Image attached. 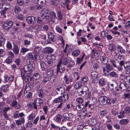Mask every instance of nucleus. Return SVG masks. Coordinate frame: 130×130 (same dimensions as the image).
Instances as JSON below:
<instances>
[{"label":"nucleus","instance_id":"nucleus-1","mask_svg":"<svg viewBox=\"0 0 130 130\" xmlns=\"http://www.w3.org/2000/svg\"><path fill=\"white\" fill-rule=\"evenodd\" d=\"M32 65L31 64L25 65L24 67L21 69V70H24V72L27 74L28 77H30L32 72Z\"/></svg>","mask_w":130,"mask_h":130},{"label":"nucleus","instance_id":"nucleus-2","mask_svg":"<svg viewBox=\"0 0 130 130\" xmlns=\"http://www.w3.org/2000/svg\"><path fill=\"white\" fill-rule=\"evenodd\" d=\"M49 11L46 9H42L41 12V17L44 20H48L49 19Z\"/></svg>","mask_w":130,"mask_h":130},{"label":"nucleus","instance_id":"nucleus-3","mask_svg":"<svg viewBox=\"0 0 130 130\" xmlns=\"http://www.w3.org/2000/svg\"><path fill=\"white\" fill-rule=\"evenodd\" d=\"M55 91L57 94H62L65 91V88L64 86L62 84L57 85Z\"/></svg>","mask_w":130,"mask_h":130},{"label":"nucleus","instance_id":"nucleus-4","mask_svg":"<svg viewBox=\"0 0 130 130\" xmlns=\"http://www.w3.org/2000/svg\"><path fill=\"white\" fill-rule=\"evenodd\" d=\"M13 22L11 21H7L4 22L3 24V28L6 30H8L12 26Z\"/></svg>","mask_w":130,"mask_h":130},{"label":"nucleus","instance_id":"nucleus-5","mask_svg":"<svg viewBox=\"0 0 130 130\" xmlns=\"http://www.w3.org/2000/svg\"><path fill=\"white\" fill-rule=\"evenodd\" d=\"M91 78L93 79L92 83L93 84L96 83L99 79L98 73L96 71H93L91 73Z\"/></svg>","mask_w":130,"mask_h":130},{"label":"nucleus","instance_id":"nucleus-6","mask_svg":"<svg viewBox=\"0 0 130 130\" xmlns=\"http://www.w3.org/2000/svg\"><path fill=\"white\" fill-rule=\"evenodd\" d=\"M45 71H46V73L47 75L50 78V81L52 83L54 81V79H52L53 76L54 75V71L53 70L51 69H50L48 68H46Z\"/></svg>","mask_w":130,"mask_h":130},{"label":"nucleus","instance_id":"nucleus-7","mask_svg":"<svg viewBox=\"0 0 130 130\" xmlns=\"http://www.w3.org/2000/svg\"><path fill=\"white\" fill-rule=\"evenodd\" d=\"M48 35V39L47 40V41L48 44L51 43H52L51 41L55 42L56 38V36L54 35L53 32H49Z\"/></svg>","mask_w":130,"mask_h":130},{"label":"nucleus","instance_id":"nucleus-8","mask_svg":"<svg viewBox=\"0 0 130 130\" xmlns=\"http://www.w3.org/2000/svg\"><path fill=\"white\" fill-rule=\"evenodd\" d=\"M27 22L29 24H33L36 21V17L30 16H28L26 18Z\"/></svg>","mask_w":130,"mask_h":130},{"label":"nucleus","instance_id":"nucleus-9","mask_svg":"<svg viewBox=\"0 0 130 130\" xmlns=\"http://www.w3.org/2000/svg\"><path fill=\"white\" fill-rule=\"evenodd\" d=\"M112 66L109 64L106 65L105 67H102L103 72L106 75H108V74L107 75L106 73H105L106 71L108 73L112 70Z\"/></svg>","mask_w":130,"mask_h":130},{"label":"nucleus","instance_id":"nucleus-10","mask_svg":"<svg viewBox=\"0 0 130 130\" xmlns=\"http://www.w3.org/2000/svg\"><path fill=\"white\" fill-rule=\"evenodd\" d=\"M57 73L58 74V72L61 73L64 72L65 70V68L64 67L62 66L60 62H59L57 66Z\"/></svg>","mask_w":130,"mask_h":130},{"label":"nucleus","instance_id":"nucleus-11","mask_svg":"<svg viewBox=\"0 0 130 130\" xmlns=\"http://www.w3.org/2000/svg\"><path fill=\"white\" fill-rule=\"evenodd\" d=\"M106 99H107V98L106 97L102 96L99 98L98 101L100 104L101 105H104L106 104Z\"/></svg>","mask_w":130,"mask_h":130},{"label":"nucleus","instance_id":"nucleus-12","mask_svg":"<svg viewBox=\"0 0 130 130\" xmlns=\"http://www.w3.org/2000/svg\"><path fill=\"white\" fill-rule=\"evenodd\" d=\"M37 55L35 56L34 53L33 52L27 54L28 58L31 60H34V59L35 60H37Z\"/></svg>","mask_w":130,"mask_h":130},{"label":"nucleus","instance_id":"nucleus-13","mask_svg":"<svg viewBox=\"0 0 130 130\" xmlns=\"http://www.w3.org/2000/svg\"><path fill=\"white\" fill-rule=\"evenodd\" d=\"M63 79L67 84H69V82H72L73 80V78L71 76H69L68 77V76L66 75L64 77Z\"/></svg>","mask_w":130,"mask_h":130},{"label":"nucleus","instance_id":"nucleus-14","mask_svg":"<svg viewBox=\"0 0 130 130\" xmlns=\"http://www.w3.org/2000/svg\"><path fill=\"white\" fill-rule=\"evenodd\" d=\"M109 52L112 53L115 52L116 50L115 45L113 44H109L108 48Z\"/></svg>","mask_w":130,"mask_h":130},{"label":"nucleus","instance_id":"nucleus-15","mask_svg":"<svg viewBox=\"0 0 130 130\" xmlns=\"http://www.w3.org/2000/svg\"><path fill=\"white\" fill-rule=\"evenodd\" d=\"M54 50L50 47H46L44 49V53L45 54H51L53 52Z\"/></svg>","mask_w":130,"mask_h":130},{"label":"nucleus","instance_id":"nucleus-16","mask_svg":"<svg viewBox=\"0 0 130 130\" xmlns=\"http://www.w3.org/2000/svg\"><path fill=\"white\" fill-rule=\"evenodd\" d=\"M2 33H0V47L2 46L6 41V39L3 37Z\"/></svg>","mask_w":130,"mask_h":130},{"label":"nucleus","instance_id":"nucleus-17","mask_svg":"<svg viewBox=\"0 0 130 130\" xmlns=\"http://www.w3.org/2000/svg\"><path fill=\"white\" fill-rule=\"evenodd\" d=\"M101 60V61L102 62L101 63L102 65L104 64H106L108 63V59L105 57L102 56L100 58Z\"/></svg>","mask_w":130,"mask_h":130},{"label":"nucleus","instance_id":"nucleus-18","mask_svg":"<svg viewBox=\"0 0 130 130\" xmlns=\"http://www.w3.org/2000/svg\"><path fill=\"white\" fill-rule=\"evenodd\" d=\"M53 64V62L50 59L47 61H46L44 62V64L46 66V67L48 68H51L50 67Z\"/></svg>","mask_w":130,"mask_h":130},{"label":"nucleus","instance_id":"nucleus-19","mask_svg":"<svg viewBox=\"0 0 130 130\" xmlns=\"http://www.w3.org/2000/svg\"><path fill=\"white\" fill-rule=\"evenodd\" d=\"M81 82L79 81L76 83L74 85V87L76 89L81 88L83 86Z\"/></svg>","mask_w":130,"mask_h":130},{"label":"nucleus","instance_id":"nucleus-20","mask_svg":"<svg viewBox=\"0 0 130 130\" xmlns=\"http://www.w3.org/2000/svg\"><path fill=\"white\" fill-rule=\"evenodd\" d=\"M124 63V60L120 61L119 62V64L117 65L116 68L120 71L122 70L123 69V64Z\"/></svg>","mask_w":130,"mask_h":130},{"label":"nucleus","instance_id":"nucleus-21","mask_svg":"<svg viewBox=\"0 0 130 130\" xmlns=\"http://www.w3.org/2000/svg\"><path fill=\"white\" fill-rule=\"evenodd\" d=\"M15 122L17 125H20L22 123L24 124L25 122V119L24 118H22L19 120H16Z\"/></svg>","mask_w":130,"mask_h":130},{"label":"nucleus","instance_id":"nucleus-22","mask_svg":"<svg viewBox=\"0 0 130 130\" xmlns=\"http://www.w3.org/2000/svg\"><path fill=\"white\" fill-rule=\"evenodd\" d=\"M129 122V120L127 119H122L119 121V124L122 125H126Z\"/></svg>","mask_w":130,"mask_h":130},{"label":"nucleus","instance_id":"nucleus-23","mask_svg":"<svg viewBox=\"0 0 130 130\" xmlns=\"http://www.w3.org/2000/svg\"><path fill=\"white\" fill-rule=\"evenodd\" d=\"M114 58L116 61H119L123 60V59H124V56L119 54L117 55L114 57Z\"/></svg>","mask_w":130,"mask_h":130},{"label":"nucleus","instance_id":"nucleus-24","mask_svg":"<svg viewBox=\"0 0 130 130\" xmlns=\"http://www.w3.org/2000/svg\"><path fill=\"white\" fill-rule=\"evenodd\" d=\"M117 51L121 54L125 53V50L121 46L118 45L117 47Z\"/></svg>","mask_w":130,"mask_h":130},{"label":"nucleus","instance_id":"nucleus-25","mask_svg":"<svg viewBox=\"0 0 130 130\" xmlns=\"http://www.w3.org/2000/svg\"><path fill=\"white\" fill-rule=\"evenodd\" d=\"M123 80L125 83L127 85L130 84V76H129L125 77L123 79Z\"/></svg>","mask_w":130,"mask_h":130},{"label":"nucleus","instance_id":"nucleus-26","mask_svg":"<svg viewBox=\"0 0 130 130\" xmlns=\"http://www.w3.org/2000/svg\"><path fill=\"white\" fill-rule=\"evenodd\" d=\"M67 58V57H65L63 59H60L59 62H60L61 64L65 65L67 64L68 62Z\"/></svg>","mask_w":130,"mask_h":130},{"label":"nucleus","instance_id":"nucleus-27","mask_svg":"<svg viewBox=\"0 0 130 130\" xmlns=\"http://www.w3.org/2000/svg\"><path fill=\"white\" fill-rule=\"evenodd\" d=\"M127 86L123 83H121L119 86V87L121 91H123L127 89Z\"/></svg>","mask_w":130,"mask_h":130},{"label":"nucleus","instance_id":"nucleus-28","mask_svg":"<svg viewBox=\"0 0 130 130\" xmlns=\"http://www.w3.org/2000/svg\"><path fill=\"white\" fill-rule=\"evenodd\" d=\"M49 14L50 15L49 18H50L51 20V21L55 19L56 18V15L55 12L53 11H51L49 13Z\"/></svg>","mask_w":130,"mask_h":130},{"label":"nucleus","instance_id":"nucleus-29","mask_svg":"<svg viewBox=\"0 0 130 130\" xmlns=\"http://www.w3.org/2000/svg\"><path fill=\"white\" fill-rule=\"evenodd\" d=\"M80 51L78 49H77L73 51L72 53V55L76 57L80 54Z\"/></svg>","mask_w":130,"mask_h":130},{"label":"nucleus","instance_id":"nucleus-30","mask_svg":"<svg viewBox=\"0 0 130 130\" xmlns=\"http://www.w3.org/2000/svg\"><path fill=\"white\" fill-rule=\"evenodd\" d=\"M67 64L66 65L69 68H71L73 67L75 64V62L72 60H70L69 62L68 61Z\"/></svg>","mask_w":130,"mask_h":130},{"label":"nucleus","instance_id":"nucleus-31","mask_svg":"<svg viewBox=\"0 0 130 130\" xmlns=\"http://www.w3.org/2000/svg\"><path fill=\"white\" fill-rule=\"evenodd\" d=\"M62 96H60L54 100L53 101V102L55 103H60L62 101Z\"/></svg>","mask_w":130,"mask_h":130},{"label":"nucleus","instance_id":"nucleus-32","mask_svg":"<svg viewBox=\"0 0 130 130\" xmlns=\"http://www.w3.org/2000/svg\"><path fill=\"white\" fill-rule=\"evenodd\" d=\"M84 106L83 104L77 105L76 107V108L77 111H80L82 110L84 108Z\"/></svg>","mask_w":130,"mask_h":130},{"label":"nucleus","instance_id":"nucleus-33","mask_svg":"<svg viewBox=\"0 0 130 130\" xmlns=\"http://www.w3.org/2000/svg\"><path fill=\"white\" fill-rule=\"evenodd\" d=\"M29 78H27V80L26 81L27 82H29L30 85L32 86H35V85L34 84V81L33 79V78L32 77L30 78L29 79Z\"/></svg>","mask_w":130,"mask_h":130},{"label":"nucleus","instance_id":"nucleus-34","mask_svg":"<svg viewBox=\"0 0 130 130\" xmlns=\"http://www.w3.org/2000/svg\"><path fill=\"white\" fill-rule=\"evenodd\" d=\"M37 4L39 6H44L45 4L46 1L45 0H37Z\"/></svg>","mask_w":130,"mask_h":130},{"label":"nucleus","instance_id":"nucleus-35","mask_svg":"<svg viewBox=\"0 0 130 130\" xmlns=\"http://www.w3.org/2000/svg\"><path fill=\"white\" fill-rule=\"evenodd\" d=\"M63 117L65 121H69L70 120L69 116L67 113H64L63 115Z\"/></svg>","mask_w":130,"mask_h":130},{"label":"nucleus","instance_id":"nucleus-36","mask_svg":"<svg viewBox=\"0 0 130 130\" xmlns=\"http://www.w3.org/2000/svg\"><path fill=\"white\" fill-rule=\"evenodd\" d=\"M107 113L108 112L106 110H102L100 111V115L102 118H103L106 115Z\"/></svg>","mask_w":130,"mask_h":130},{"label":"nucleus","instance_id":"nucleus-37","mask_svg":"<svg viewBox=\"0 0 130 130\" xmlns=\"http://www.w3.org/2000/svg\"><path fill=\"white\" fill-rule=\"evenodd\" d=\"M63 97L64 98V101L67 100L69 99V92L68 91H65L64 92Z\"/></svg>","mask_w":130,"mask_h":130},{"label":"nucleus","instance_id":"nucleus-38","mask_svg":"<svg viewBox=\"0 0 130 130\" xmlns=\"http://www.w3.org/2000/svg\"><path fill=\"white\" fill-rule=\"evenodd\" d=\"M13 51L15 54H18L19 53V48L17 45H15L14 46Z\"/></svg>","mask_w":130,"mask_h":130},{"label":"nucleus","instance_id":"nucleus-39","mask_svg":"<svg viewBox=\"0 0 130 130\" xmlns=\"http://www.w3.org/2000/svg\"><path fill=\"white\" fill-rule=\"evenodd\" d=\"M88 78L87 76H84L82 78L81 81L82 83H86L88 80Z\"/></svg>","mask_w":130,"mask_h":130},{"label":"nucleus","instance_id":"nucleus-40","mask_svg":"<svg viewBox=\"0 0 130 130\" xmlns=\"http://www.w3.org/2000/svg\"><path fill=\"white\" fill-rule=\"evenodd\" d=\"M41 51V48L39 46H36L34 48V52L35 53L38 54Z\"/></svg>","mask_w":130,"mask_h":130},{"label":"nucleus","instance_id":"nucleus-41","mask_svg":"<svg viewBox=\"0 0 130 130\" xmlns=\"http://www.w3.org/2000/svg\"><path fill=\"white\" fill-rule=\"evenodd\" d=\"M57 16L58 18L60 20H62V19L63 15L61 11H59L58 12Z\"/></svg>","mask_w":130,"mask_h":130},{"label":"nucleus","instance_id":"nucleus-42","mask_svg":"<svg viewBox=\"0 0 130 130\" xmlns=\"http://www.w3.org/2000/svg\"><path fill=\"white\" fill-rule=\"evenodd\" d=\"M38 93L39 96L41 98H42L43 96V93L42 90L41 89H39L38 91H37Z\"/></svg>","mask_w":130,"mask_h":130},{"label":"nucleus","instance_id":"nucleus-43","mask_svg":"<svg viewBox=\"0 0 130 130\" xmlns=\"http://www.w3.org/2000/svg\"><path fill=\"white\" fill-rule=\"evenodd\" d=\"M74 81L77 80L79 78V76L78 73L77 72H76L74 73Z\"/></svg>","mask_w":130,"mask_h":130},{"label":"nucleus","instance_id":"nucleus-44","mask_svg":"<svg viewBox=\"0 0 130 130\" xmlns=\"http://www.w3.org/2000/svg\"><path fill=\"white\" fill-rule=\"evenodd\" d=\"M42 103L43 101L42 99L40 98L37 99L35 101V103L36 104H37V105H40V104H42Z\"/></svg>","mask_w":130,"mask_h":130},{"label":"nucleus","instance_id":"nucleus-45","mask_svg":"<svg viewBox=\"0 0 130 130\" xmlns=\"http://www.w3.org/2000/svg\"><path fill=\"white\" fill-rule=\"evenodd\" d=\"M9 86V84L5 85H3L2 87V89L4 92H6L7 91V88Z\"/></svg>","mask_w":130,"mask_h":130},{"label":"nucleus","instance_id":"nucleus-46","mask_svg":"<svg viewBox=\"0 0 130 130\" xmlns=\"http://www.w3.org/2000/svg\"><path fill=\"white\" fill-rule=\"evenodd\" d=\"M50 79V78H49L48 76H46L44 77V79L43 80V83H47L49 82Z\"/></svg>","mask_w":130,"mask_h":130},{"label":"nucleus","instance_id":"nucleus-47","mask_svg":"<svg viewBox=\"0 0 130 130\" xmlns=\"http://www.w3.org/2000/svg\"><path fill=\"white\" fill-rule=\"evenodd\" d=\"M21 71V76L23 78V79L24 80H26V79H27V77H25V74H26V75L27 76V74H26V73L24 72V70H22Z\"/></svg>","mask_w":130,"mask_h":130},{"label":"nucleus","instance_id":"nucleus-48","mask_svg":"<svg viewBox=\"0 0 130 130\" xmlns=\"http://www.w3.org/2000/svg\"><path fill=\"white\" fill-rule=\"evenodd\" d=\"M105 83L104 79L103 78L100 79L99 80V84L102 86H103Z\"/></svg>","mask_w":130,"mask_h":130},{"label":"nucleus","instance_id":"nucleus-49","mask_svg":"<svg viewBox=\"0 0 130 130\" xmlns=\"http://www.w3.org/2000/svg\"><path fill=\"white\" fill-rule=\"evenodd\" d=\"M31 87L29 84H27L25 87V90H26V92L29 91L31 89Z\"/></svg>","mask_w":130,"mask_h":130},{"label":"nucleus","instance_id":"nucleus-50","mask_svg":"<svg viewBox=\"0 0 130 130\" xmlns=\"http://www.w3.org/2000/svg\"><path fill=\"white\" fill-rule=\"evenodd\" d=\"M87 92H79V91H77V93L79 96H82L83 97L85 96H86Z\"/></svg>","mask_w":130,"mask_h":130},{"label":"nucleus","instance_id":"nucleus-51","mask_svg":"<svg viewBox=\"0 0 130 130\" xmlns=\"http://www.w3.org/2000/svg\"><path fill=\"white\" fill-rule=\"evenodd\" d=\"M125 112L124 111H120L119 114V115L118 116L119 118H123L124 116Z\"/></svg>","mask_w":130,"mask_h":130},{"label":"nucleus","instance_id":"nucleus-52","mask_svg":"<svg viewBox=\"0 0 130 130\" xmlns=\"http://www.w3.org/2000/svg\"><path fill=\"white\" fill-rule=\"evenodd\" d=\"M35 115L34 113H32L30 114L28 116V119L32 121L35 118Z\"/></svg>","mask_w":130,"mask_h":130},{"label":"nucleus","instance_id":"nucleus-53","mask_svg":"<svg viewBox=\"0 0 130 130\" xmlns=\"http://www.w3.org/2000/svg\"><path fill=\"white\" fill-rule=\"evenodd\" d=\"M37 22L39 24H42L43 21L42 19L40 17H37Z\"/></svg>","mask_w":130,"mask_h":130},{"label":"nucleus","instance_id":"nucleus-54","mask_svg":"<svg viewBox=\"0 0 130 130\" xmlns=\"http://www.w3.org/2000/svg\"><path fill=\"white\" fill-rule=\"evenodd\" d=\"M62 116L60 114H58L56 117V121L57 122H59L61 120Z\"/></svg>","mask_w":130,"mask_h":130},{"label":"nucleus","instance_id":"nucleus-55","mask_svg":"<svg viewBox=\"0 0 130 130\" xmlns=\"http://www.w3.org/2000/svg\"><path fill=\"white\" fill-rule=\"evenodd\" d=\"M40 75L39 73H35L33 76L34 78L36 79H39L40 77Z\"/></svg>","mask_w":130,"mask_h":130},{"label":"nucleus","instance_id":"nucleus-56","mask_svg":"<svg viewBox=\"0 0 130 130\" xmlns=\"http://www.w3.org/2000/svg\"><path fill=\"white\" fill-rule=\"evenodd\" d=\"M17 2L19 5L23 6L25 5L24 1L23 0H17Z\"/></svg>","mask_w":130,"mask_h":130},{"label":"nucleus","instance_id":"nucleus-57","mask_svg":"<svg viewBox=\"0 0 130 130\" xmlns=\"http://www.w3.org/2000/svg\"><path fill=\"white\" fill-rule=\"evenodd\" d=\"M109 75L112 77H118L117 73L114 71H112L110 73Z\"/></svg>","mask_w":130,"mask_h":130},{"label":"nucleus","instance_id":"nucleus-58","mask_svg":"<svg viewBox=\"0 0 130 130\" xmlns=\"http://www.w3.org/2000/svg\"><path fill=\"white\" fill-rule=\"evenodd\" d=\"M20 8L18 6H16L15 7L14 11L15 13H17L19 12L20 11Z\"/></svg>","mask_w":130,"mask_h":130},{"label":"nucleus","instance_id":"nucleus-59","mask_svg":"<svg viewBox=\"0 0 130 130\" xmlns=\"http://www.w3.org/2000/svg\"><path fill=\"white\" fill-rule=\"evenodd\" d=\"M40 66L41 67V69L42 71H45L46 70V68H47V67H46L45 68L44 66V63L41 62L40 63Z\"/></svg>","mask_w":130,"mask_h":130},{"label":"nucleus","instance_id":"nucleus-60","mask_svg":"<svg viewBox=\"0 0 130 130\" xmlns=\"http://www.w3.org/2000/svg\"><path fill=\"white\" fill-rule=\"evenodd\" d=\"M6 47L9 50H11L12 48V45L10 41H8L7 43Z\"/></svg>","mask_w":130,"mask_h":130},{"label":"nucleus","instance_id":"nucleus-61","mask_svg":"<svg viewBox=\"0 0 130 130\" xmlns=\"http://www.w3.org/2000/svg\"><path fill=\"white\" fill-rule=\"evenodd\" d=\"M76 101L79 103L82 104L84 101V100L82 98L79 97L77 98L76 99Z\"/></svg>","mask_w":130,"mask_h":130},{"label":"nucleus","instance_id":"nucleus-62","mask_svg":"<svg viewBox=\"0 0 130 130\" xmlns=\"http://www.w3.org/2000/svg\"><path fill=\"white\" fill-rule=\"evenodd\" d=\"M88 91L89 89L88 87L86 86H84L82 89V90L80 91H79V92H88Z\"/></svg>","mask_w":130,"mask_h":130},{"label":"nucleus","instance_id":"nucleus-63","mask_svg":"<svg viewBox=\"0 0 130 130\" xmlns=\"http://www.w3.org/2000/svg\"><path fill=\"white\" fill-rule=\"evenodd\" d=\"M29 50V49L23 47L22 48L21 51L22 53H24L28 51Z\"/></svg>","mask_w":130,"mask_h":130},{"label":"nucleus","instance_id":"nucleus-64","mask_svg":"<svg viewBox=\"0 0 130 130\" xmlns=\"http://www.w3.org/2000/svg\"><path fill=\"white\" fill-rule=\"evenodd\" d=\"M124 110L125 111V113H128V114L130 112V107L128 106L124 108Z\"/></svg>","mask_w":130,"mask_h":130}]
</instances>
